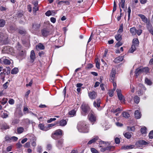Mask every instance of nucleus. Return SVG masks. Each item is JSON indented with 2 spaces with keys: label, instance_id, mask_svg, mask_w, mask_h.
I'll list each match as a JSON object with an SVG mask.
<instances>
[{
  "label": "nucleus",
  "instance_id": "1",
  "mask_svg": "<svg viewBox=\"0 0 153 153\" xmlns=\"http://www.w3.org/2000/svg\"><path fill=\"white\" fill-rule=\"evenodd\" d=\"M77 128L80 132L85 133L88 132V126L85 122H79L78 124Z\"/></svg>",
  "mask_w": 153,
  "mask_h": 153
},
{
  "label": "nucleus",
  "instance_id": "2",
  "mask_svg": "<svg viewBox=\"0 0 153 153\" xmlns=\"http://www.w3.org/2000/svg\"><path fill=\"white\" fill-rule=\"evenodd\" d=\"M138 15L140 17L143 22L146 24V27L147 29L152 26L150 20L148 19L145 16L142 14H139Z\"/></svg>",
  "mask_w": 153,
  "mask_h": 153
},
{
  "label": "nucleus",
  "instance_id": "3",
  "mask_svg": "<svg viewBox=\"0 0 153 153\" xmlns=\"http://www.w3.org/2000/svg\"><path fill=\"white\" fill-rule=\"evenodd\" d=\"M106 142L103 141H100L99 142V144L101 145V146H100V147H104V148H102L100 149V151L101 152H104L105 151H110L112 149L114 148L113 146H107L106 147Z\"/></svg>",
  "mask_w": 153,
  "mask_h": 153
},
{
  "label": "nucleus",
  "instance_id": "4",
  "mask_svg": "<svg viewBox=\"0 0 153 153\" xmlns=\"http://www.w3.org/2000/svg\"><path fill=\"white\" fill-rule=\"evenodd\" d=\"M8 37L7 35L5 33H0V42H3V43H6L7 42Z\"/></svg>",
  "mask_w": 153,
  "mask_h": 153
},
{
  "label": "nucleus",
  "instance_id": "5",
  "mask_svg": "<svg viewBox=\"0 0 153 153\" xmlns=\"http://www.w3.org/2000/svg\"><path fill=\"white\" fill-rule=\"evenodd\" d=\"M116 91L119 100L121 101L122 102L125 103V97L121 93V90L117 89L116 90Z\"/></svg>",
  "mask_w": 153,
  "mask_h": 153
},
{
  "label": "nucleus",
  "instance_id": "6",
  "mask_svg": "<svg viewBox=\"0 0 153 153\" xmlns=\"http://www.w3.org/2000/svg\"><path fill=\"white\" fill-rule=\"evenodd\" d=\"M0 63L6 65H9L11 62L7 58V57L3 56L0 59Z\"/></svg>",
  "mask_w": 153,
  "mask_h": 153
},
{
  "label": "nucleus",
  "instance_id": "7",
  "mask_svg": "<svg viewBox=\"0 0 153 153\" xmlns=\"http://www.w3.org/2000/svg\"><path fill=\"white\" fill-rule=\"evenodd\" d=\"M62 134V130L59 129L55 131L54 133L52 134L51 136L52 138L54 139H57V136L61 135Z\"/></svg>",
  "mask_w": 153,
  "mask_h": 153
},
{
  "label": "nucleus",
  "instance_id": "8",
  "mask_svg": "<svg viewBox=\"0 0 153 153\" xmlns=\"http://www.w3.org/2000/svg\"><path fill=\"white\" fill-rule=\"evenodd\" d=\"M82 111L85 113H87L90 111V108L88 105L85 103H83L81 107Z\"/></svg>",
  "mask_w": 153,
  "mask_h": 153
},
{
  "label": "nucleus",
  "instance_id": "9",
  "mask_svg": "<svg viewBox=\"0 0 153 153\" xmlns=\"http://www.w3.org/2000/svg\"><path fill=\"white\" fill-rule=\"evenodd\" d=\"M116 71V70L115 68H113L112 69L110 75V79L111 82H114V80Z\"/></svg>",
  "mask_w": 153,
  "mask_h": 153
},
{
  "label": "nucleus",
  "instance_id": "10",
  "mask_svg": "<svg viewBox=\"0 0 153 153\" xmlns=\"http://www.w3.org/2000/svg\"><path fill=\"white\" fill-rule=\"evenodd\" d=\"M56 124L58 126H64L67 124V122L65 120H62L60 121H57Z\"/></svg>",
  "mask_w": 153,
  "mask_h": 153
},
{
  "label": "nucleus",
  "instance_id": "11",
  "mask_svg": "<svg viewBox=\"0 0 153 153\" xmlns=\"http://www.w3.org/2000/svg\"><path fill=\"white\" fill-rule=\"evenodd\" d=\"M89 119L91 122L94 123L96 120V117L95 115L91 113L88 115Z\"/></svg>",
  "mask_w": 153,
  "mask_h": 153
},
{
  "label": "nucleus",
  "instance_id": "12",
  "mask_svg": "<svg viewBox=\"0 0 153 153\" xmlns=\"http://www.w3.org/2000/svg\"><path fill=\"white\" fill-rule=\"evenodd\" d=\"M42 35L43 36L47 37L49 34V31L47 29L44 28L41 30Z\"/></svg>",
  "mask_w": 153,
  "mask_h": 153
},
{
  "label": "nucleus",
  "instance_id": "13",
  "mask_svg": "<svg viewBox=\"0 0 153 153\" xmlns=\"http://www.w3.org/2000/svg\"><path fill=\"white\" fill-rule=\"evenodd\" d=\"M88 95L90 99H94L97 97V93L94 91L90 92L88 93Z\"/></svg>",
  "mask_w": 153,
  "mask_h": 153
},
{
  "label": "nucleus",
  "instance_id": "14",
  "mask_svg": "<svg viewBox=\"0 0 153 153\" xmlns=\"http://www.w3.org/2000/svg\"><path fill=\"white\" fill-rule=\"evenodd\" d=\"M101 100L100 99H97L96 101L94 102V105L95 107L99 108L100 107Z\"/></svg>",
  "mask_w": 153,
  "mask_h": 153
},
{
  "label": "nucleus",
  "instance_id": "15",
  "mask_svg": "<svg viewBox=\"0 0 153 153\" xmlns=\"http://www.w3.org/2000/svg\"><path fill=\"white\" fill-rule=\"evenodd\" d=\"M30 57L31 61L32 62H33L36 59L35 54L33 50H32L31 51Z\"/></svg>",
  "mask_w": 153,
  "mask_h": 153
},
{
  "label": "nucleus",
  "instance_id": "16",
  "mask_svg": "<svg viewBox=\"0 0 153 153\" xmlns=\"http://www.w3.org/2000/svg\"><path fill=\"white\" fill-rule=\"evenodd\" d=\"M98 139V137L97 136H96L94 138L89 141L88 143V144H91L95 142Z\"/></svg>",
  "mask_w": 153,
  "mask_h": 153
},
{
  "label": "nucleus",
  "instance_id": "17",
  "mask_svg": "<svg viewBox=\"0 0 153 153\" xmlns=\"http://www.w3.org/2000/svg\"><path fill=\"white\" fill-rule=\"evenodd\" d=\"M63 141L60 140L58 141L56 143V146L59 149H61L62 146Z\"/></svg>",
  "mask_w": 153,
  "mask_h": 153
},
{
  "label": "nucleus",
  "instance_id": "18",
  "mask_svg": "<svg viewBox=\"0 0 153 153\" xmlns=\"http://www.w3.org/2000/svg\"><path fill=\"white\" fill-rule=\"evenodd\" d=\"M134 115L135 117L137 119H140L141 117V114L138 110L135 111Z\"/></svg>",
  "mask_w": 153,
  "mask_h": 153
},
{
  "label": "nucleus",
  "instance_id": "19",
  "mask_svg": "<svg viewBox=\"0 0 153 153\" xmlns=\"http://www.w3.org/2000/svg\"><path fill=\"white\" fill-rule=\"evenodd\" d=\"M135 146L134 145H130L129 146H124L122 147V148L123 149H130L134 148Z\"/></svg>",
  "mask_w": 153,
  "mask_h": 153
},
{
  "label": "nucleus",
  "instance_id": "20",
  "mask_svg": "<svg viewBox=\"0 0 153 153\" xmlns=\"http://www.w3.org/2000/svg\"><path fill=\"white\" fill-rule=\"evenodd\" d=\"M143 72L142 68H138L136 69L135 72V74L137 76H138L140 74Z\"/></svg>",
  "mask_w": 153,
  "mask_h": 153
},
{
  "label": "nucleus",
  "instance_id": "21",
  "mask_svg": "<svg viewBox=\"0 0 153 153\" xmlns=\"http://www.w3.org/2000/svg\"><path fill=\"white\" fill-rule=\"evenodd\" d=\"M115 37L116 40L118 42L120 41L122 39V35L120 33L116 35Z\"/></svg>",
  "mask_w": 153,
  "mask_h": 153
},
{
  "label": "nucleus",
  "instance_id": "22",
  "mask_svg": "<svg viewBox=\"0 0 153 153\" xmlns=\"http://www.w3.org/2000/svg\"><path fill=\"white\" fill-rule=\"evenodd\" d=\"M123 58L122 56H119L116 58L114 60L115 62L119 63L123 60Z\"/></svg>",
  "mask_w": 153,
  "mask_h": 153
},
{
  "label": "nucleus",
  "instance_id": "23",
  "mask_svg": "<svg viewBox=\"0 0 153 153\" xmlns=\"http://www.w3.org/2000/svg\"><path fill=\"white\" fill-rule=\"evenodd\" d=\"M133 45L136 46H138L139 44V42L138 39L137 38H134L133 40Z\"/></svg>",
  "mask_w": 153,
  "mask_h": 153
},
{
  "label": "nucleus",
  "instance_id": "24",
  "mask_svg": "<svg viewBox=\"0 0 153 153\" xmlns=\"http://www.w3.org/2000/svg\"><path fill=\"white\" fill-rule=\"evenodd\" d=\"M136 29L135 27H131L130 29V32L132 35H135L136 34Z\"/></svg>",
  "mask_w": 153,
  "mask_h": 153
},
{
  "label": "nucleus",
  "instance_id": "25",
  "mask_svg": "<svg viewBox=\"0 0 153 153\" xmlns=\"http://www.w3.org/2000/svg\"><path fill=\"white\" fill-rule=\"evenodd\" d=\"M76 111L74 109H73L70 111L68 113V114L69 115L71 116V117H73L76 114Z\"/></svg>",
  "mask_w": 153,
  "mask_h": 153
},
{
  "label": "nucleus",
  "instance_id": "26",
  "mask_svg": "<svg viewBox=\"0 0 153 153\" xmlns=\"http://www.w3.org/2000/svg\"><path fill=\"white\" fill-rule=\"evenodd\" d=\"M123 117L126 118H128L130 117V114L126 112H123L122 114Z\"/></svg>",
  "mask_w": 153,
  "mask_h": 153
},
{
  "label": "nucleus",
  "instance_id": "27",
  "mask_svg": "<svg viewBox=\"0 0 153 153\" xmlns=\"http://www.w3.org/2000/svg\"><path fill=\"white\" fill-rule=\"evenodd\" d=\"M38 48L40 50H43L45 49V46L41 43H39V44L36 45V48L37 49Z\"/></svg>",
  "mask_w": 153,
  "mask_h": 153
},
{
  "label": "nucleus",
  "instance_id": "28",
  "mask_svg": "<svg viewBox=\"0 0 153 153\" xmlns=\"http://www.w3.org/2000/svg\"><path fill=\"white\" fill-rule=\"evenodd\" d=\"M1 128L2 129H7L9 128V126L6 123L3 124L1 125Z\"/></svg>",
  "mask_w": 153,
  "mask_h": 153
},
{
  "label": "nucleus",
  "instance_id": "29",
  "mask_svg": "<svg viewBox=\"0 0 153 153\" xmlns=\"http://www.w3.org/2000/svg\"><path fill=\"white\" fill-rule=\"evenodd\" d=\"M125 0H121L119 4V6L120 7L121 5V7L122 8H124L125 7Z\"/></svg>",
  "mask_w": 153,
  "mask_h": 153
},
{
  "label": "nucleus",
  "instance_id": "30",
  "mask_svg": "<svg viewBox=\"0 0 153 153\" xmlns=\"http://www.w3.org/2000/svg\"><path fill=\"white\" fill-rule=\"evenodd\" d=\"M18 68H15L12 70L11 73L13 74H16L18 72Z\"/></svg>",
  "mask_w": 153,
  "mask_h": 153
},
{
  "label": "nucleus",
  "instance_id": "31",
  "mask_svg": "<svg viewBox=\"0 0 153 153\" xmlns=\"http://www.w3.org/2000/svg\"><path fill=\"white\" fill-rule=\"evenodd\" d=\"M124 134V136L128 139H130L131 137V134L129 132H126Z\"/></svg>",
  "mask_w": 153,
  "mask_h": 153
},
{
  "label": "nucleus",
  "instance_id": "32",
  "mask_svg": "<svg viewBox=\"0 0 153 153\" xmlns=\"http://www.w3.org/2000/svg\"><path fill=\"white\" fill-rule=\"evenodd\" d=\"M5 21L3 19H0V27H3L5 24Z\"/></svg>",
  "mask_w": 153,
  "mask_h": 153
},
{
  "label": "nucleus",
  "instance_id": "33",
  "mask_svg": "<svg viewBox=\"0 0 153 153\" xmlns=\"http://www.w3.org/2000/svg\"><path fill=\"white\" fill-rule=\"evenodd\" d=\"M123 24H120L119 28L118 31V33H122L123 31Z\"/></svg>",
  "mask_w": 153,
  "mask_h": 153
},
{
  "label": "nucleus",
  "instance_id": "34",
  "mask_svg": "<svg viewBox=\"0 0 153 153\" xmlns=\"http://www.w3.org/2000/svg\"><path fill=\"white\" fill-rule=\"evenodd\" d=\"M19 32L21 35H25L27 33L26 31L24 29L19 30Z\"/></svg>",
  "mask_w": 153,
  "mask_h": 153
},
{
  "label": "nucleus",
  "instance_id": "35",
  "mask_svg": "<svg viewBox=\"0 0 153 153\" xmlns=\"http://www.w3.org/2000/svg\"><path fill=\"white\" fill-rule=\"evenodd\" d=\"M40 27V25L38 24H33L32 25V27L34 30H36L39 28Z\"/></svg>",
  "mask_w": 153,
  "mask_h": 153
},
{
  "label": "nucleus",
  "instance_id": "36",
  "mask_svg": "<svg viewBox=\"0 0 153 153\" xmlns=\"http://www.w3.org/2000/svg\"><path fill=\"white\" fill-rule=\"evenodd\" d=\"M136 46H135L134 45H132L131 46V48L130 49L129 52L131 53H133L136 49Z\"/></svg>",
  "mask_w": 153,
  "mask_h": 153
},
{
  "label": "nucleus",
  "instance_id": "37",
  "mask_svg": "<svg viewBox=\"0 0 153 153\" xmlns=\"http://www.w3.org/2000/svg\"><path fill=\"white\" fill-rule=\"evenodd\" d=\"M134 102L138 104L140 102V98L137 96H135L134 98Z\"/></svg>",
  "mask_w": 153,
  "mask_h": 153
},
{
  "label": "nucleus",
  "instance_id": "38",
  "mask_svg": "<svg viewBox=\"0 0 153 153\" xmlns=\"http://www.w3.org/2000/svg\"><path fill=\"white\" fill-rule=\"evenodd\" d=\"M5 76V74L4 72H2L0 73V77L1 79H2V81L3 82L4 80V78Z\"/></svg>",
  "mask_w": 153,
  "mask_h": 153
},
{
  "label": "nucleus",
  "instance_id": "39",
  "mask_svg": "<svg viewBox=\"0 0 153 153\" xmlns=\"http://www.w3.org/2000/svg\"><path fill=\"white\" fill-rule=\"evenodd\" d=\"M24 128L22 127H19L18 128L17 132L18 134H21L24 131Z\"/></svg>",
  "mask_w": 153,
  "mask_h": 153
},
{
  "label": "nucleus",
  "instance_id": "40",
  "mask_svg": "<svg viewBox=\"0 0 153 153\" xmlns=\"http://www.w3.org/2000/svg\"><path fill=\"white\" fill-rule=\"evenodd\" d=\"M127 12L128 13V20H129L130 19V14L131 13V7L130 6L128 7Z\"/></svg>",
  "mask_w": 153,
  "mask_h": 153
},
{
  "label": "nucleus",
  "instance_id": "41",
  "mask_svg": "<svg viewBox=\"0 0 153 153\" xmlns=\"http://www.w3.org/2000/svg\"><path fill=\"white\" fill-rule=\"evenodd\" d=\"M9 49V47H5L2 49V52L3 53H8V51H7Z\"/></svg>",
  "mask_w": 153,
  "mask_h": 153
},
{
  "label": "nucleus",
  "instance_id": "42",
  "mask_svg": "<svg viewBox=\"0 0 153 153\" xmlns=\"http://www.w3.org/2000/svg\"><path fill=\"white\" fill-rule=\"evenodd\" d=\"M1 116L3 118H6L8 117V115L7 113H1Z\"/></svg>",
  "mask_w": 153,
  "mask_h": 153
},
{
  "label": "nucleus",
  "instance_id": "43",
  "mask_svg": "<svg viewBox=\"0 0 153 153\" xmlns=\"http://www.w3.org/2000/svg\"><path fill=\"white\" fill-rule=\"evenodd\" d=\"M146 127L142 128L140 129L141 133L143 134H145L146 132Z\"/></svg>",
  "mask_w": 153,
  "mask_h": 153
},
{
  "label": "nucleus",
  "instance_id": "44",
  "mask_svg": "<svg viewBox=\"0 0 153 153\" xmlns=\"http://www.w3.org/2000/svg\"><path fill=\"white\" fill-rule=\"evenodd\" d=\"M62 3H65V4H66L67 5H69L70 4V2L68 1H64V0H63V1H59L58 2V4H61Z\"/></svg>",
  "mask_w": 153,
  "mask_h": 153
},
{
  "label": "nucleus",
  "instance_id": "45",
  "mask_svg": "<svg viewBox=\"0 0 153 153\" xmlns=\"http://www.w3.org/2000/svg\"><path fill=\"white\" fill-rule=\"evenodd\" d=\"M138 143L141 145H146L148 144L147 142L143 140H140L139 141Z\"/></svg>",
  "mask_w": 153,
  "mask_h": 153
},
{
  "label": "nucleus",
  "instance_id": "46",
  "mask_svg": "<svg viewBox=\"0 0 153 153\" xmlns=\"http://www.w3.org/2000/svg\"><path fill=\"white\" fill-rule=\"evenodd\" d=\"M39 127L40 129L42 130H44V131H46L47 130L45 129V128L44 127V125L42 124H40L39 125Z\"/></svg>",
  "mask_w": 153,
  "mask_h": 153
},
{
  "label": "nucleus",
  "instance_id": "47",
  "mask_svg": "<svg viewBox=\"0 0 153 153\" xmlns=\"http://www.w3.org/2000/svg\"><path fill=\"white\" fill-rule=\"evenodd\" d=\"M19 122V120L17 119H15L13 120L12 122V125H15V124H17Z\"/></svg>",
  "mask_w": 153,
  "mask_h": 153
},
{
  "label": "nucleus",
  "instance_id": "48",
  "mask_svg": "<svg viewBox=\"0 0 153 153\" xmlns=\"http://www.w3.org/2000/svg\"><path fill=\"white\" fill-rule=\"evenodd\" d=\"M24 122L26 124H30L32 122V121H30L29 119L27 118L24 120Z\"/></svg>",
  "mask_w": 153,
  "mask_h": 153
},
{
  "label": "nucleus",
  "instance_id": "49",
  "mask_svg": "<svg viewBox=\"0 0 153 153\" xmlns=\"http://www.w3.org/2000/svg\"><path fill=\"white\" fill-rule=\"evenodd\" d=\"M25 51H21L18 53V55L19 56H25Z\"/></svg>",
  "mask_w": 153,
  "mask_h": 153
},
{
  "label": "nucleus",
  "instance_id": "50",
  "mask_svg": "<svg viewBox=\"0 0 153 153\" xmlns=\"http://www.w3.org/2000/svg\"><path fill=\"white\" fill-rule=\"evenodd\" d=\"M145 82L148 85H151L152 84L151 81L147 78L145 79Z\"/></svg>",
  "mask_w": 153,
  "mask_h": 153
},
{
  "label": "nucleus",
  "instance_id": "51",
  "mask_svg": "<svg viewBox=\"0 0 153 153\" xmlns=\"http://www.w3.org/2000/svg\"><path fill=\"white\" fill-rule=\"evenodd\" d=\"M127 129L129 131H134L135 130V128L134 126H128L127 127Z\"/></svg>",
  "mask_w": 153,
  "mask_h": 153
},
{
  "label": "nucleus",
  "instance_id": "52",
  "mask_svg": "<svg viewBox=\"0 0 153 153\" xmlns=\"http://www.w3.org/2000/svg\"><path fill=\"white\" fill-rule=\"evenodd\" d=\"M7 101V99L5 98H4L2 99V100L1 101L2 104L4 105L6 103Z\"/></svg>",
  "mask_w": 153,
  "mask_h": 153
},
{
  "label": "nucleus",
  "instance_id": "53",
  "mask_svg": "<svg viewBox=\"0 0 153 153\" xmlns=\"http://www.w3.org/2000/svg\"><path fill=\"white\" fill-rule=\"evenodd\" d=\"M23 111L24 112H25V114L26 113H30V111H29L28 108L26 107H24Z\"/></svg>",
  "mask_w": 153,
  "mask_h": 153
},
{
  "label": "nucleus",
  "instance_id": "54",
  "mask_svg": "<svg viewBox=\"0 0 153 153\" xmlns=\"http://www.w3.org/2000/svg\"><path fill=\"white\" fill-rule=\"evenodd\" d=\"M91 150L92 153H99L98 151L94 148H91Z\"/></svg>",
  "mask_w": 153,
  "mask_h": 153
},
{
  "label": "nucleus",
  "instance_id": "55",
  "mask_svg": "<svg viewBox=\"0 0 153 153\" xmlns=\"http://www.w3.org/2000/svg\"><path fill=\"white\" fill-rule=\"evenodd\" d=\"M142 30L141 29H139L137 30H136V33H137L138 36L140 35L142 33Z\"/></svg>",
  "mask_w": 153,
  "mask_h": 153
},
{
  "label": "nucleus",
  "instance_id": "56",
  "mask_svg": "<svg viewBox=\"0 0 153 153\" xmlns=\"http://www.w3.org/2000/svg\"><path fill=\"white\" fill-rule=\"evenodd\" d=\"M108 93L109 96L112 97L113 96L114 91L112 90H109Z\"/></svg>",
  "mask_w": 153,
  "mask_h": 153
},
{
  "label": "nucleus",
  "instance_id": "57",
  "mask_svg": "<svg viewBox=\"0 0 153 153\" xmlns=\"http://www.w3.org/2000/svg\"><path fill=\"white\" fill-rule=\"evenodd\" d=\"M143 72L147 73L149 71V68L148 67L142 68Z\"/></svg>",
  "mask_w": 153,
  "mask_h": 153
},
{
  "label": "nucleus",
  "instance_id": "58",
  "mask_svg": "<svg viewBox=\"0 0 153 153\" xmlns=\"http://www.w3.org/2000/svg\"><path fill=\"white\" fill-rule=\"evenodd\" d=\"M115 142L116 144H119L120 142V140L119 138L116 137L115 139Z\"/></svg>",
  "mask_w": 153,
  "mask_h": 153
},
{
  "label": "nucleus",
  "instance_id": "59",
  "mask_svg": "<svg viewBox=\"0 0 153 153\" xmlns=\"http://www.w3.org/2000/svg\"><path fill=\"white\" fill-rule=\"evenodd\" d=\"M149 137L150 138L152 139L153 138V131H152L150 132L149 134Z\"/></svg>",
  "mask_w": 153,
  "mask_h": 153
},
{
  "label": "nucleus",
  "instance_id": "60",
  "mask_svg": "<svg viewBox=\"0 0 153 153\" xmlns=\"http://www.w3.org/2000/svg\"><path fill=\"white\" fill-rule=\"evenodd\" d=\"M56 120V118H51L49 120H47V122L48 123H50L52 122L53 121H55Z\"/></svg>",
  "mask_w": 153,
  "mask_h": 153
},
{
  "label": "nucleus",
  "instance_id": "61",
  "mask_svg": "<svg viewBox=\"0 0 153 153\" xmlns=\"http://www.w3.org/2000/svg\"><path fill=\"white\" fill-rule=\"evenodd\" d=\"M120 111H121V109L120 108H118L115 110L114 109L113 110H112V111L114 113H115L117 112Z\"/></svg>",
  "mask_w": 153,
  "mask_h": 153
},
{
  "label": "nucleus",
  "instance_id": "62",
  "mask_svg": "<svg viewBox=\"0 0 153 153\" xmlns=\"http://www.w3.org/2000/svg\"><path fill=\"white\" fill-rule=\"evenodd\" d=\"M8 28V30L10 31L11 32H12V30L14 29V28L12 25H10Z\"/></svg>",
  "mask_w": 153,
  "mask_h": 153
},
{
  "label": "nucleus",
  "instance_id": "63",
  "mask_svg": "<svg viewBox=\"0 0 153 153\" xmlns=\"http://www.w3.org/2000/svg\"><path fill=\"white\" fill-rule=\"evenodd\" d=\"M45 14L46 16H49L51 15V11L48 10L45 13Z\"/></svg>",
  "mask_w": 153,
  "mask_h": 153
},
{
  "label": "nucleus",
  "instance_id": "64",
  "mask_svg": "<svg viewBox=\"0 0 153 153\" xmlns=\"http://www.w3.org/2000/svg\"><path fill=\"white\" fill-rule=\"evenodd\" d=\"M52 148V146L51 144H49L47 145V149L49 150H51Z\"/></svg>",
  "mask_w": 153,
  "mask_h": 153
}]
</instances>
